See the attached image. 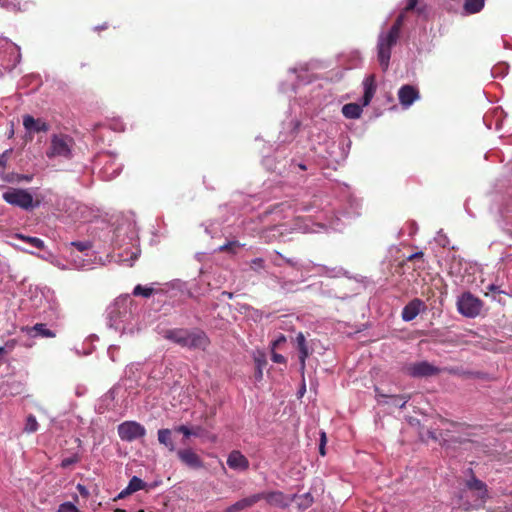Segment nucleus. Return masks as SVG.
<instances>
[{
	"instance_id": "nucleus-1",
	"label": "nucleus",
	"mask_w": 512,
	"mask_h": 512,
	"mask_svg": "<svg viewBox=\"0 0 512 512\" xmlns=\"http://www.w3.org/2000/svg\"><path fill=\"white\" fill-rule=\"evenodd\" d=\"M164 337L181 347L190 349L206 350L210 345V339L202 330H188L183 328H174L165 331Z\"/></svg>"
},
{
	"instance_id": "nucleus-2",
	"label": "nucleus",
	"mask_w": 512,
	"mask_h": 512,
	"mask_svg": "<svg viewBox=\"0 0 512 512\" xmlns=\"http://www.w3.org/2000/svg\"><path fill=\"white\" fill-rule=\"evenodd\" d=\"M402 26L403 16H397L389 31L378 36L377 57L383 71H386L389 67L391 50L400 37Z\"/></svg>"
},
{
	"instance_id": "nucleus-3",
	"label": "nucleus",
	"mask_w": 512,
	"mask_h": 512,
	"mask_svg": "<svg viewBox=\"0 0 512 512\" xmlns=\"http://www.w3.org/2000/svg\"><path fill=\"white\" fill-rule=\"evenodd\" d=\"M402 26L403 16H397L389 31L378 36L377 57L383 71H386L389 67L391 50L400 37Z\"/></svg>"
},
{
	"instance_id": "nucleus-4",
	"label": "nucleus",
	"mask_w": 512,
	"mask_h": 512,
	"mask_svg": "<svg viewBox=\"0 0 512 512\" xmlns=\"http://www.w3.org/2000/svg\"><path fill=\"white\" fill-rule=\"evenodd\" d=\"M76 148L75 140L65 133H54L50 137L46 155L49 158H72Z\"/></svg>"
},
{
	"instance_id": "nucleus-5",
	"label": "nucleus",
	"mask_w": 512,
	"mask_h": 512,
	"mask_svg": "<svg viewBox=\"0 0 512 512\" xmlns=\"http://www.w3.org/2000/svg\"><path fill=\"white\" fill-rule=\"evenodd\" d=\"M3 199L11 205L18 206L26 210L40 205V201L37 200L34 202L32 195L22 189H9L3 193Z\"/></svg>"
},
{
	"instance_id": "nucleus-6",
	"label": "nucleus",
	"mask_w": 512,
	"mask_h": 512,
	"mask_svg": "<svg viewBox=\"0 0 512 512\" xmlns=\"http://www.w3.org/2000/svg\"><path fill=\"white\" fill-rule=\"evenodd\" d=\"M457 308L459 313L463 316L475 318L481 312L482 301L470 292H465L461 297H459L457 301Z\"/></svg>"
},
{
	"instance_id": "nucleus-7",
	"label": "nucleus",
	"mask_w": 512,
	"mask_h": 512,
	"mask_svg": "<svg viewBox=\"0 0 512 512\" xmlns=\"http://www.w3.org/2000/svg\"><path fill=\"white\" fill-rule=\"evenodd\" d=\"M117 432L122 441L133 442L146 435L145 427L136 421H124L117 427Z\"/></svg>"
},
{
	"instance_id": "nucleus-8",
	"label": "nucleus",
	"mask_w": 512,
	"mask_h": 512,
	"mask_svg": "<svg viewBox=\"0 0 512 512\" xmlns=\"http://www.w3.org/2000/svg\"><path fill=\"white\" fill-rule=\"evenodd\" d=\"M405 372L414 378L431 377L438 375L441 369L429 363L428 361H420L405 366Z\"/></svg>"
},
{
	"instance_id": "nucleus-9",
	"label": "nucleus",
	"mask_w": 512,
	"mask_h": 512,
	"mask_svg": "<svg viewBox=\"0 0 512 512\" xmlns=\"http://www.w3.org/2000/svg\"><path fill=\"white\" fill-rule=\"evenodd\" d=\"M470 478L465 481V487L473 493L476 499L485 502L488 498L487 485L480 479L476 478L472 469H468Z\"/></svg>"
},
{
	"instance_id": "nucleus-10",
	"label": "nucleus",
	"mask_w": 512,
	"mask_h": 512,
	"mask_svg": "<svg viewBox=\"0 0 512 512\" xmlns=\"http://www.w3.org/2000/svg\"><path fill=\"white\" fill-rule=\"evenodd\" d=\"M178 459L191 469H201L204 462L201 457L191 448L179 449L176 452Z\"/></svg>"
},
{
	"instance_id": "nucleus-11",
	"label": "nucleus",
	"mask_w": 512,
	"mask_h": 512,
	"mask_svg": "<svg viewBox=\"0 0 512 512\" xmlns=\"http://www.w3.org/2000/svg\"><path fill=\"white\" fill-rule=\"evenodd\" d=\"M258 495L261 496V500H266L269 505L282 509L289 507L293 501V497H289L281 491L260 492Z\"/></svg>"
},
{
	"instance_id": "nucleus-12",
	"label": "nucleus",
	"mask_w": 512,
	"mask_h": 512,
	"mask_svg": "<svg viewBox=\"0 0 512 512\" xmlns=\"http://www.w3.org/2000/svg\"><path fill=\"white\" fill-rule=\"evenodd\" d=\"M23 126L29 136L33 138L35 133H46L49 131V124L42 118H34L32 115H24Z\"/></svg>"
},
{
	"instance_id": "nucleus-13",
	"label": "nucleus",
	"mask_w": 512,
	"mask_h": 512,
	"mask_svg": "<svg viewBox=\"0 0 512 512\" xmlns=\"http://www.w3.org/2000/svg\"><path fill=\"white\" fill-rule=\"evenodd\" d=\"M295 343L299 351L300 372L303 375L306 368V359L310 356L311 351L308 347L306 338L302 332H299L296 335Z\"/></svg>"
},
{
	"instance_id": "nucleus-14",
	"label": "nucleus",
	"mask_w": 512,
	"mask_h": 512,
	"mask_svg": "<svg viewBox=\"0 0 512 512\" xmlns=\"http://www.w3.org/2000/svg\"><path fill=\"white\" fill-rule=\"evenodd\" d=\"M399 102L408 107L419 98V91L412 85H403L398 91Z\"/></svg>"
},
{
	"instance_id": "nucleus-15",
	"label": "nucleus",
	"mask_w": 512,
	"mask_h": 512,
	"mask_svg": "<svg viewBox=\"0 0 512 512\" xmlns=\"http://www.w3.org/2000/svg\"><path fill=\"white\" fill-rule=\"evenodd\" d=\"M425 308L424 302L419 299L415 298L412 301H410L402 310V319L404 321H412L415 319L420 311Z\"/></svg>"
},
{
	"instance_id": "nucleus-16",
	"label": "nucleus",
	"mask_w": 512,
	"mask_h": 512,
	"mask_svg": "<svg viewBox=\"0 0 512 512\" xmlns=\"http://www.w3.org/2000/svg\"><path fill=\"white\" fill-rule=\"evenodd\" d=\"M227 465L233 470L245 471L249 468V460L240 451L233 450L228 455Z\"/></svg>"
},
{
	"instance_id": "nucleus-17",
	"label": "nucleus",
	"mask_w": 512,
	"mask_h": 512,
	"mask_svg": "<svg viewBox=\"0 0 512 512\" xmlns=\"http://www.w3.org/2000/svg\"><path fill=\"white\" fill-rule=\"evenodd\" d=\"M260 500H261V496H259L258 493L252 494V495L242 498V499L236 501L234 504L226 507L224 512H240L242 510H245V509H248V508L254 506Z\"/></svg>"
},
{
	"instance_id": "nucleus-18",
	"label": "nucleus",
	"mask_w": 512,
	"mask_h": 512,
	"mask_svg": "<svg viewBox=\"0 0 512 512\" xmlns=\"http://www.w3.org/2000/svg\"><path fill=\"white\" fill-rule=\"evenodd\" d=\"M364 86V95L362 98L363 106H367L370 104L375 92H376V79L375 75L371 74L367 76L363 81Z\"/></svg>"
},
{
	"instance_id": "nucleus-19",
	"label": "nucleus",
	"mask_w": 512,
	"mask_h": 512,
	"mask_svg": "<svg viewBox=\"0 0 512 512\" xmlns=\"http://www.w3.org/2000/svg\"><path fill=\"white\" fill-rule=\"evenodd\" d=\"M376 398L378 402H380V398H389L391 400L392 405L397 406L399 408H404L406 403L410 400L409 395H392L388 396L383 394L379 388H375Z\"/></svg>"
},
{
	"instance_id": "nucleus-20",
	"label": "nucleus",
	"mask_w": 512,
	"mask_h": 512,
	"mask_svg": "<svg viewBox=\"0 0 512 512\" xmlns=\"http://www.w3.org/2000/svg\"><path fill=\"white\" fill-rule=\"evenodd\" d=\"M157 436L160 444L164 445L170 452L175 451L176 448L172 439V431L170 429H159Z\"/></svg>"
},
{
	"instance_id": "nucleus-21",
	"label": "nucleus",
	"mask_w": 512,
	"mask_h": 512,
	"mask_svg": "<svg viewBox=\"0 0 512 512\" xmlns=\"http://www.w3.org/2000/svg\"><path fill=\"white\" fill-rule=\"evenodd\" d=\"M342 113L348 119H356L360 117L362 107L356 103H348L342 107Z\"/></svg>"
},
{
	"instance_id": "nucleus-22",
	"label": "nucleus",
	"mask_w": 512,
	"mask_h": 512,
	"mask_svg": "<svg viewBox=\"0 0 512 512\" xmlns=\"http://www.w3.org/2000/svg\"><path fill=\"white\" fill-rule=\"evenodd\" d=\"M485 4V0H465L464 10L468 14H475L480 12Z\"/></svg>"
},
{
	"instance_id": "nucleus-23",
	"label": "nucleus",
	"mask_w": 512,
	"mask_h": 512,
	"mask_svg": "<svg viewBox=\"0 0 512 512\" xmlns=\"http://www.w3.org/2000/svg\"><path fill=\"white\" fill-rule=\"evenodd\" d=\"M30 330L35 331V336H42L46 338H53L56 336L55 332L48 329L44 323H37Z\"/></svg>"
},
{
	"instance_id": "nucleus-24",
	"label": "nucleus",
	"mask_w": 512,
	"mask_h": 512,
	"mask_svg": "<svg viewBox=\"0 0 512 512\" xmlns=\"http://www.w3.org/2000/svg\"><path fill=\"white\" fill-rule=\"evenodd\" d=\"M146 486V483L138 478L137 476H133L129 483H128V486L126 487V493H135L141 489H144Z\"/></svg>"
},
{
	"instance_id": "nucleus-25",
	"label": "nucleus",
	"mask_w": 512,
	"mask_h": 512,
	"mask_svg": "<svg viewBox=\"0 0 512 512\" xmlns=\"http://www.w3.org/2000/svg\"><path fill=\"white\" fill-rule=\"evenodd\" d=\"M16 238L21 239L39 250L44 248V242L40 238L25 236L23 234H16Z\"/></svg>"
},
{
	"instance_id": "nucleus-26",
	"label": "nucleus",
	"mask_w": 512,
	"mask_h": 512,
	"mask_svg": "<svg viewBox=\"0 0 512 512\" xmlns=\"http://www.w3.org/2000/svg\"><path fill=\"white\" fill-rule=\"evenodd\" d=\"M26 0H0V6L8 10L18 11L21 10L22 4Z\"/></svg>"
},
{
	"instance_id": "nucleus-27",
	"label": "nucleus",
	"mask_w": 512,
	"mask_h": 512,
	"mask_svg": "<svg viewBox=\"0 0 512 512\" xmlns=\"http://www.w3.org/2000/svg\"><path fill=\"white\" fill-rule=\"evenodd\" d=\"M154 291L155 290L151 287H144L138 284L134 287L132 294L134 296H142L144 298H149L154 293Z\"/></svg>"
},
{
	"instance_id": "nucleus-28",
	"label": "nucleus",
	"mask_w": 512,
	"mask_h": 512,
	"mask_svg": "<svg viewBox=\"0 0 512 512\" xmlns=\"http://www.w3.org/2000/svg\"><path fill=\"white\" fill-rule=\"evenodd\" d=\"M419 3H420L419 0H406L405 7L402 9L400 14L398 15V16H403V23L405 22L406 14L408 12H412V11L414 12Z\"/></svg>"
},
{
	"instance_id": "nucleus-29",
	"label": "nucleus",
	"mask_w": 512,
	"mask_h": 512,
	"mask_svg": "<svg viewBox=\"0 0 512 512\" xmlns=\"http://www.w3.org/2000/svg\"><path fill=\"white\" fill-rule=\"evenodd\" d=\"M241 245L238 241H229L226 244L220 246L218 250L220 252H229V253H235L236 249L239 248Z\"/></svg>"
},
{
	"instance_id": "nucleus-30",
	"label": "nucleus",
	"mask_w": 512,
	"mask_h": 512,
	"mask_svg": "<svg viewBox=\"0 0 512 512\" xmlns=\"http://www.w3.org/2000/svg\"><path fill=\"white\" fill-rule=\"evenodd\" d=\"M38 429V422L33 415H29L26 419L25 431L28 433L36 432Z\"/></svg>"
},
{
	"instance_id": "nucleus-31",
	"label": "nucleus",
	"mask_w": 512,
	"mask_h": 512,
	"mask_svg": "<svg viewBox=\"0 0 512 512\" xmlns=\"http://www.w3.org/2000/svg\"><path fill=\"white\" fill-rule=\"evenodd\" d=\"M277 254V258H275L273 260V264L275 266H281V262L280 260H283L286 264H288L289 266L291 267H297V262L294 261L293 259L291 258H285L282 254H280L279 252L276 253Z\"/></svg>"
},
{
	"instance_id": "nucleus-32",
	"label": "nucleus",
	"mask_w": 512,
	"mask_h": 512,
	"mask_svg": "<svg viewBox=\"0 0 512 512\" xmlns=\"http://www.w3.org/2000/svg\"><path fill=\"white\" fill-rule=\"evenodd\" d=\"M419 17L427 19L429 16V7L426 3L420 2L414 11Z\"/></svg>"
},
{
	"instance_id": "nucleus-33",
	"label": "nucleus",
	"mask_w": 512,
	"mask_h": 512,
	"mask_svg": "<svg viewBox=\"0 0 512 512\" xmlns=\"http://www.w3.org/2000/svg\"><path fill=\"white\" fill-rule=\"evenodd\" d=\"M57 512H80L79 509L71 502H65L59 505Z\"/></svg>"
},
{
	"instance_id": "nucleus-34",
	"label": "nucleus",
	"mask_w": 512,
	"mask_h": 512,
	"mask_svg": "<svg viewBox=\"0 0 512 512\" xmlns=\"http://www.w3.org/2000/svg\"><path fill=\"white\" fill-rule=\"evenodd\" d=\"M71 246L75 247L78 251L83 252L89 250L92 245L89 241H74L71 242Z\"/></svg>"
},
{
	"instance_id": "nucleus-35",
	"label": "nucleus",
	"mask_w": 512,
	"mask_h": 512,
	"mask_svg": "<svg viewBox=\"0 0 512 512\" xmlns=\"http://www.w3.org/2000/svg\"><path fill=\"white\" fill-rule=\"evenodd\" d=\"M80 460V457L77 455V454H74L73 456L71 457H67V458H64L62 461H61V467L62 468H68L70 467L71 465L79 462Z\"/></svg>"
},
{
	"instance_id": "nucleus-36",
	"label": "nucleus",
	"mask_w": 512,
	"mask_h": 512,
	"mask_svg": "<svg viewBox=\"0 0 512 512\" xmlns=\"http://www.w3.org/2000/svg\"><path fill=\"white\" fill-rule=\"evenodd\" d=\"M174 430L178 433H181L184 435V437L189 438L192 436L193 430L186 425H180L174 428Z\"/></svg>"
},
{
	"instance_id": "nucleus-37",
	"label": "nucleus",
	"mask_w": 512,
	"mask_h": 512,
	"mask_svg": "<svg viewBox=\"0 0 512 512\" xmlns=\"http://www.w3.org/2000/svg\"><path fill=\"white\" fill-rule=\"evenodd\" d=\"M255 362H256V365H257V371H256V374H255V377L256 379H261L262 376H263V373H262V367L263 365L266 364L265 360H262V359H255Z\"/></svg>"
},
{
	"instance_id": "nucleus-38",
	"label": "nucleus",
	"mask_w": 512,
	"mask_h": 512,
	"mask_svg": "<svg viewBox=\"0 0 512 512\" xmlns=\"http://www.w3.org/2000/svg\"><path fill=\"white\" fill-rule=\"evenodd\" d=\"M2 178H3V180H5V181L12 182V181H15V180L19 181V180H21V179H25V180L29 181V180H31V178H32V177H29V176H20V175H18V174H17V175H13V174H12L11 176H9V175H7V176H2Z\"/></svg>"
},
{
	"instance_id": "nucleus-39",
	"label": "nucleus",
	"mask_w": 512,
	"mask_h": 512,
	"mask_svg": "<svg viewBox=\"0 0 512 512\" xmlns=\"http://www.w3.org/2000/svg\"><path fill=\"white\" fill-rule=\"evenodd\" d=\"M325 445H326V434L324 432H322L321 433V438H320V444H319V453L322 456L326 455Z\"/></svg>"
},
{
	"instance_id": "nucleus-40",
	"label": "nucleus",
	"mask_w": 512,
	"mask_h": 512,
	"mask_svg": "<svg viewBox=\"0 0 512 512\" xmlns=\"http://www.w3.org/2000/svg\"><path fill=\"white\" fill-rule=\"evenodd\" d=\"M271 360L274 363L284 364L286 363V359L283 355L273 352L271 355Z\"/></svg>"
},
{
	"instance_id": "nucleus-41",
	"label": "nucleus",
	"mask_w": 512,
	"mask_h": 512,
	"mask_svg": "<svg viewBox=\"0 0 512 512\" xmlns=\"http://www.w3.org/2000/svg\"><path fill=\"white\" fill-rule=\"evenodd\" d=\"M423 256H424V253L422 251H419V252H416V253H413V254L409 255L406 258V260L409 261V262L414 261V260H422Z\"/></svg>"
},
{
	"instance_id": "nucleus-42",
	"label": "nucleus",
	"mask_w": 512,
	"mask_h": 512,
	"mask_svg": "<svg viewBox=\"0 0 512 512\" xmlns=\"http://www.w3.org/2000/svg\"><path fill=\"white\" fill-rule=\"evenodd\" d=\"M285 342H286V337L283 334H281L276 340H274L272 342V348L274 349V348L278 347L280 344L285 343Z\"/></svg>"
},
{
	"instance_id": "nucleus-43",
	"label": "nucleus",
	"mask_w": 512,
	"mask_h": 512,
	"mask_svg": "<svg viewBox=\"0 0 512 512\" xmlns=\"http://www.w3.org/2000/svg\"><path fill=\"white\" fill-rule=\"evenodd\" d=\"M252 264L257 266V267H259V268H263L264 260L262 258H255L252 261Z\"/></svg>"
},
{
	"instance_id": "nucleus-44",
	"label": "nucleus",
	"mask_w": 512,
	"mask_h": 512,
	"mask_svg": "<svg viewBox=\"0 0 512 512\" xmlns=\"http://www.w3.org/2000/svg\"><path fill=\"white\" fill-rule=\"evenodd\" d=\"M77 489H78V491L80 492V494L82 496H87L88 495V491H87V489L83 485L78 484Z\"/></svg>"
},
{
	"instance_id": "nucleus-45",
	"label": "nucleus",
	"mask_w": 512,
	"mask_h": 512,
	"mask_svg": "<svg viewBox=\"0 0 512 512\" xmlns=\"http://www.w3.org/2000/svg\"><path fill=\"white\" fill-rule=\"evenodd\" d=\"M487 288H488V290H489V291H491V292H495V293H502V292H503V291H501V290L499 289V287H498V286H496V285H494V284L489 285Z\"/></svg>"
},
{
	"instance_id": "nucleus-46",
	"label": "nucleus",
	"mask_w": 512,
	"mask_h": 512,
	"mask_svg": "<svg viewBox=\"0 0 512 512\" xmlns=\"http://www.w3.org/2000/svg\"><path fill=\"white\" fill-rule=\"evenodd\" d=\"M115 162H106V166L104 167L105 171L112 170L113 173L116 172V168H113Z\"/></svg>"
},
{
	"instance_id": "nucleus-47",
	"label": "nucleus",
	"mask_w": 512,
	"mask_h": 512,
	"mask_svg": "<svg viewBox=\"0 0 512 512\" xmlns=\"http://www.w3.org/2000/svg\"><path fill=\"white\" fill-rule=\"evenodd\" d=\"M131 493H126V488L124 490H122L119 494H118V499H123L125 498L126 496L130 495Z\"/></svg>"
},
{
	"instance_id": "nucleus-48",
	"label": "nucleus",
	"mask_w": 512,
	"mask_h": 512,
	"mask_svg": "<svg viewBox=\"0 0 512 512\" xmlns=\"http://www.w3.org/2000/svg\"><path fill=\"white\" fill-rule=\"evenodd\" d=\"M193 430V433H192V436H199L200 435V431L202 430L201 427H196Z\"/></svg>"
},
{
	"instance_id": "nucleus-49",
	"label": "nucleus",
	"mask_w": 512,
	"mask_h": 512,
	"mask_svg": "<svg viewBox=\"0 0 512 512\" xmlns=\"http://www.w3.org/2000/svg\"><path fill=\"white\" fill-rule=\"evenodd\" d=\"M6 167V162H0V175L3 174Z\"/></svg>"
},
{
	"instance_id": "nucleus-50",
	"label": "nucleus",
	"mask_w": 512,
	"mask_h": 512,
	"mask_svg": "<svg viewBox=\"0 0 512 512\" xmlns=\"http://www.w3.org/2000/svg\"><path fill=\"white\" fill-rule=\"evenodd\" d=\"M299 168L302 169V170H306L307 169L306 166L304 164H302V163L299 164Z\"/></svg>"
},
{
	"instance_id": "nucleus-51",
	"label": "nucleus",
	"mask_w": 512,
	"mask_h": 512,
	"mask_svg": "<svg viewBox=\"0 0 512 512\" xmlns=\"http://www.w3.org/2000/svg\"><path fill=\"white\" fill-rule=\"evenodd\" d=\"M225 295H227L230 299L233 297V294L232 293H229V292H224Z\"/></svg>"
}]
</instances>
